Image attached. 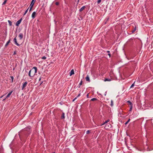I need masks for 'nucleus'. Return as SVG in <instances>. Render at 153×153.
I'll return each instance as SVG.
<instances>
[{"mask_svg": "<svg viewBox=\"0 0 153 153\" xmlns=\"http://www.w3.org/2000/svg\"><path fill=\"white\" fill-rule=\"evenodd\" d=\"M59 2H56V3H55V4H56V5H59Z\"/></svg>", "mask_w": 153, "mask_h": 153, "instance_id": "obj_33", "label": "nucleus"}, {"mask_svg": "<svg viewBox=\"0 0 153 153\" xmlns=\"http://www.w3.org/2000/svg\"><path fill=\"white\" fill-rule=\"evenodd\" d=\"M127 102L130 105H132V103L130 101H127Z\"/></svg>", "mask_w": 153, "mask_h": 153, "instance_id": "obj_21", "label": "nucleus"}, {"mask_svg": "<svg viewBox=\"0 0 153 153\" xmlns=\"http://www.w3.org/2000/svg\"><path fill=\"white\" fill-rule=\"evenodd\" d=\"M29 7L26 10V11H25V13H24V14H23V16H25L26 14V13H27V11H28V9H29Z\"/></svg>", "mask_w": 153, "mask_h": 153, "instance_id": "obj_19", "label": "nucleus"}, {"mask_svg": "<svg viewBox=\"0 0 153 153\" xmlns=\"http://www.w3.org/2000/svg\"><path fill=\"white\" fill-rule=\"evenodd\" d=\"M41 77H40L39 78V81H40V80H41Z\"/></svg>", "mask_w": 153, "mask_h": 153, "instance_id": "obj_41", "label": "nucleus"}, {"mask_svg": "<svg viewBox=\"0 0 153 153\" xmlns=\"http://www.w3.org/2000/svg\"><path fill=\"white\" fill-rule=\"evenodd\" d=\"M13 91H10V93H8V94L7 95L6 98L3 100H5L6 98L9 97H10V95L12 94V93L13 92Z\"/></svg>", "mask_w": 153, "mask_h": 153, "instance_id": "obj_6", "label": "nucleus"}, {"mask_svg": "<svg viewBox=\"0 0 153 153\" xmlns=\"http://www.w3.org/2000/svg\"><path fill=\"white\" fill-rule=\"evenodd\" d=\"M108 55L110 57V56L111 54L110 53H108Z\"/></svg>", "mask_w": 153, "mask_h": 153, "instance_id": "obj_42", "label": "nucleus"}, {"mask_svg": "<svg viewBox=\"0 0 153 153\" xmlns=\"http://www.w3.org/2000/svg\"><path fill=\"white\" fill-rule=\"evenodd\" d=\"M19 37L20 40L22 39L23 37V34L22 33H20L19 35Z\"/></svg>", "mask_w": 153, "mask_h": 153, "instance_id": "obj_10", "label": "nucleus"}, {"mask_svg": "<svg viewBox=\"0 0 153 153\" xmlns=\"http://www.w3.org/2000/svg\"><path fill=\"white\" fill-rule=\"evenodd\" d=\"M36 12H33L32 14V17L33 19H34L36 17Z\"/></svg>", "mask_w": 153, "mask_h": 153, "instance_id": "obj_8", "label": "nucleus"}, {"mask_svg": "<svg viewBox=\"0 0 153 153\" xmlns=\"http://www.w3.org/2000/svg\"><path fill=\"white\" fill-rule=\"evenodd\" d=\"M65 117V114L64 113H63L62 114V116L61 117V119H64Z\"/></svg>", "mask_w": 153, "mask_h": 153, "instance_id": "obj_16", "label": "nucleus"}, {"mask_svg": "<svg viewBox=\"0 0 153 153\" xmlns=\"http://www.w3.org/2000/svg\"><path fill=\"white\" fill-rule=\"evenodd\" d=\"M105 124V122L103 124H102L101 125H104Z\"/></svg>", "mask_w": 153, "mask_h": 153, "instance_id": "obj_39", "label": "nucleus"}, {"mask_svg": "<svg viewBox=\"0 0 153 153\" xmlns=\"http://www.w3.org/2000/svg\"><path fill=\"white\" fill-rule=\"evenodd\" d=\"M78 0V1H79V0Z\"/></svg>", "mask_w": 153, "mask_h": 153, "instance_id": "obj_46", "label": "nucleus"}, {"mask_svg": "<svg viewBox=\"0 0 153 153\" xmlns=\"http://www.w3.org/2000/svg\"><path fill=\"white\" fill-rule=\"evenodd\" d=\"M55 153V152H53V153Z\"/></svg>", "mask_w": 153, "mask_h": 153, "instance_id": "obj_45", "label": "nucleus"}, {"mask_svg": "<svg viewBox=\"0 0 153 153\" xmlns=\"http://www.w3.org/2000/svg\"><path fill=\"white\" fill-rule=\"evenodd\" d=\"M80 93L79 94H78V95L77 96V97H77V98L78 97H79V96H80Z\"/></svg>", "mask_w": 153, "mask_h": 153, "instance_id": "obj_38", "label": "nucleus"}, {"mask_svg": "<svg viewBox=\"0 0 153 153\" xmlns=\"http://www.w3.org/2000/svg\"><path fill=\"white\" fill-rule=\"evenodd\" d=\"M4 96V95H3L1 97V98H2V97H3Z\"/></svg>", "mask_w": 153, "mask_h": 153, "instance_id": "obj_43", "label": "nucleus"}, {"mask_svg": "<svg viewBox=\"0 0 153 153\" xmlns=\"http://www.w3.org/2000/svg\"><path fill=\"white\" fill-rule=\"evenodd\" d=\"M22 19L21 18L19 20L17 21V22L16 23V26H19V25L20 24Z\"/></svg>", "mask_w": 153, "mask_h": 153, "instance_id": "obj_5", "label": "nucleus"}, {"mask_svg": "<svg viewBox=\"0 0 153 153\" xmlns=\"http://www.w3.org/2000/svg\"><path fill=\"white\" fill-rule=\"evenodd\" d=\"M97 100H98V99L97 98H93L92 99H91L90 101H94Z\"/></svg>", "mask_w": 153, "mask_h": 153, "instance_id": "obj_18", "label": "nucleus"}, {"mask_svg": "<svg viewBox=\"0 0 153 153\" xmlns=\"http://www.w3.org/2000/svg\"><path fill=\"white\" fill-rule=\"evenodd\" d=\"M101 0H98L97 1V3L98 4H99L101 2Z\"/></svg>", "mask_w": 153, "mask_h": 153, "instance_id": "obj_25", "label": "nucleus"}, {"mask_svg": "<svg viewBox=\"0 0 153 153\" xmlns=\"http://www.w3.org/2000/svg\"><path fill=\"white\" fill-rule=\"evenodd\" d=\"M30 10H29V11L30 12L31 10L33 7L30 6Z\"/></svg>", "mask_w": 153, "mask_h": 153, "instance_id": "obj_28", "label": "nucleus"}, {"mask_svg": "<svg viewBox=\"0 0 153 153\" xmlns=\"http://www.w3.org/2000/svg\"><path fill=\"white\" fill-rule=\"evenodd\" d=\"M86 8V6H83L79 10V11L80 12H81L83 10H84Z\"/></svg>", "mask_w": 153, "mask_h": 153, "instance_id": "obj_12", "label": "nucleus"}, {"mask_svg": "<svg viewBox=\"0 0 153 153\" xmlns=\"http://www.w3.org/2000/svg\"><path fill=\"white\" fill-rule=\"evenodd\" d=\"M129 107L130 108L129 111H131L132 110V105H129Z\"/></svg>", "mask_w": 153, "mask_h": 153, "instance_id": "obj_20", "label": "nucleus"}, {"mask_svg": "<svg viewBox=\"0 0 153 153\" xmlns=\"http://www.w3.org/2000/svg\"><path fill=\"white\" fill-rule=\"evenodd\" d=\"M16 51H14L13 55H16Z\"/></svg>", "mask_w": 153, "mask_h": 153, "instance_id": "obj_34", "label": "nucleus"}, {"mask_svg": "<svg viewBox=\"0 0 153 153\" xmlns=\"http://www.w3.org/2000/svg\"><path fill=\"white\" fill-rule=\"evenodd\" d=\"M134 82L131 85V87H130V88H132V87H133L134 86Z\"/></svg>", "mask_w": 153, "mask_h": 153, "instance_id": "obj_27", "label": "nucleus"}, {"mask_svg": "<svg viewBox=\"0 0 153 153\" xmlns=\"http://www.w3.org/2000/svg\"><path fill=\"white\" fill-rule=\"evenodd\" d=\"M104 81L105 82L106 81H111V79H108V78H105Z\"/></svg>", "mask_w": 153, "mask_h": 153, "instance_id": "obj_14", "label": "nucleus"}, {"mask_svg": "<svg viewBox=\"0 0 153 153\" xmlns=\"http://www.w3.org/2000/svg\"><path fill=\"white\" fill-rule=\"evenodd\" d=\"M130 119H128V121L127 122H126L125 123V125H126V124H127V123H128L130 121Z\"/></svg>", "mask_w": 153, "mask_h": 153, "instance_id": "obj_29", "label": "nucleus"}, {"mask_svg": "<svg viewBox=\"0 0 153 153\" xmlns=\"http://www.w3.org/2000/svg\"><path fill=\"white\" fill-rule=\"evenodd\" d=\"M8 22L9 23V25L10 26H11L12 25V22L10 20H8Z\"/></svg>", "mask_w": 153, "mask_h": 153, "instance_id": "obj_17", "label": "nucleus"}, {"mask_svg": "<svg viewBox=\"0 0 153 153\" xmlns=\"http://www.w3.org/2000/svg\"><path fill=\"white\" fill-rule=\"evenodd\" d=\"M74 74V70L73 69H72L70 73V76H71L72 75Z\"/></svg>", "mask_w": 153, "mask_h": 153, "instance_id": "obj_11", "label": "nucleus"}, {"mask_svg": "<svg viewBox=\"0 0 153 153\" xmlns=\"http://www.w3.org/2000/svg\"><path fill=\"white\" fill-rule=\"evenodd\" d=\"M82 81H81L79 84V86H80L82 85ZM79 88L80 87V86H79Z\"/></svg>", "mask_w": 153, "mask_h": 153, "instance_id": "obj_26", "label": "nucleus"}, {"mask_svg": "<svg viewBox=\"0 0 153 153\" xmlns=\"http://www.w3.org/2000/svg\"><path fill=\"white\" fill-rule=\"evenodd\" d=\"M42 83H43V82H42L41 83H40V85H41V84H42Z\"/></svg>", "mask_w": 153, "mask_h": 153, "instance_id": "obj_44", "label": "nucleus"}, {"mask_svg": "<svg viewBox=\"0 0 153 153\" xmlns=\"http://www.w3.org/2000/svg\"><path fill=\"white\" fill-rule=\"evenodd\" d=\"M27 82H25L23 83L22 87V90H23L26 87L27 84Z\"/></svg>", "mask_w": 153, "mask_h": 153, "instance_id": "obj_4", "label": "nucleus"}, {"mask_svg": "<svg viewBox=\"0 0 153 153\" xmlns=\"http://www.w3.org/2000/svg\"><path fill=\"white\" fill-rule=\"evenodd\" d=\"M31 127L30 126H28L23 129L24 131H27L28 134H29L30 133V129Z\"/></svg>", "mask_w": 153, "mask_h": 153, "instance_id": "obj_2", "label": "nucleus"}, {"mask_svg": "<svg viewBox=\"0 0 153 153\" xmlns=\"http://www.w3.org/2000/svg\"><path fill=\"white\" fill-rule=\"evenodd\" d=\"M110 105H111V106H112L113 105V102L112 100H111V103Z\"/></svg>", "mask_w": 153, "mask_h": 153, "instance_id": "obj_31", "label": "nucleus"}, {"mask_svg": "<svg viewBox=\"0 0 153 153\" xmlns=\"http://www.w3.org/2000/svg\"><path fill=\"white\" fill-rule=\"evenodd\" d=\"M86 97H87V98H89V94L88 93L87 94Z\"/></svg>", "mask_w": 153, "mask_h": 153, "instance_id": "obj_36", "label": "nucleus"}, {"mask_svg": "<svg viewBox=\"0 0 153 153\" xmlns=\"http://www.w3.org/2000/svg\"><path fill=\"white\" fill-rule=\"evenodd\" d=\"M136 30V27H135V28H134V30L132 31H131L132 33H134L135 31Z\"/></svg>", "mask_w": 153, "mask_h": 153, "instance_id": "obj_23", "label": "nucleus"}, {"mask_svg": "<svg viewBox=\"0 0 153 153\" xmlns=\"http://www.w3.org/2000/svg\"><path fill=\"white\" fill-rule=\"evenodd\" d=\"M10 77L11 79V82L12 83L13 82V80L14 79L13 77L12 76H10Z\"/></svg>", "mask_w": 153, "mask_h": 153, "instance_id": "obj_22", "label": "nucleus"}, {"mask_svg": "<svg viewBox=\"0 0 153 153\" xmlns=\"http://www.w3.org/2000/svg\"><path fill=\"white\" fill-rule=\"evenodd\" d=\"M13 41L15 43V44L16 45H17L19 46L20 45H19L17 42L16 39V37H15L14 39H13Z\"/></svg>", "mask_w": 153, "mask_h": 153, "instance_id": "obj_7", "label": "nucleus"}, {"mask_svg": "<svg viewBox=\"0 0 153 153\" xmlns=\"http://www.w3.org/2000/svg\"><path fill=\"white\" fill-rule=\"evenodd\" d=\"M10 39L8 40V41L5 44V47H7V46H8V45L9 44V43H10Z\"/></svg>", "mask_w": 153, "mask_h": 153, "instance_id": "obj_15", "label": "nucleus"}, {"mask_svg": "<svg viewBox=\"0 0 153 153\" xmlns=\"http://www.w3.org/2000/svg\"><path fill=\"white\" fill-rule=\"evenodd\" d=\"M7 1V0H5V1H4L3 3H2V5L5 4H6V3Z\"/></svg>", "mask_w": 153, "mask_h": 153, "instance_id": "obj_24", "label": "nucleus"}, {"mask_svg": "<svg viewBox=\"0 0 153 153\" xmlns=\"http://www.w3.org/2000/svg\"><path fill=\"white\" fill-rule=\"evenodd\" d=\"M110 121V120H107L105 122V123H107L108 122H109Z\"/></svg>", "mask_w": 153, "mask_h": 153, "instance_id": "obj_35", "label": "nucleus"}, {"mask_svg": "<svg viewBox=\"0 0 153 153\" xmlns=\"http://www.w3.org/2000/svg\"><path fill=\"white\" fill-rule=\"evenodd\" d=\"M111 127V125L110 123H107L105 125V128L106 129H108Z\"/></svg>", "mask_w": 153, "mask_h": 153, "instance_id": "obj_3", "label": "nucleus"}, {"mask_svg": "<svg viewBox=\"0 0 153 153\" xmlns=\"http://www.w3.org/2000/svg\"><path fill=\"white\" fill-rule=\"evenodd\" d=\"M35 0H32L30 3V6L33 7V6L34 4Z\"/></svg>", "mask_w": 153, "mask_h": 153, "instance_id": "obj_9", "label": "nucleus"}, {"mask_svg": "<svg viewBox=\"0 0 153 153\" xmlns=\"http://www.w3.org/2000/svg\"><path fill=\"white\" fill-rule=\"evenodd\" d=\"M86 80L87 81H88L89 82H90V80L89 79V77L88 75H87L86 78H85Z\"/></svg>", "mask_w": 153, "mask_h": 153, "instance_id": "obj_13", "label": "nucleus"}, {"mask_svg": "<svg viewBox=\"0 0 153 153\" xmlns=\"http://www.w3.org/2000/svg\"><path fill=\"white\" fill-rule=\"evenodd\" d=\"M46 59V57L45 56H43L42 57V59Z\"/></svg>", "mask_w": 153, "mask_h": 153, "instance_id": "obj_30", "label": "nucleus"}, {"mask_svg": "<svg viewBox=\"0 0 153 153\" xmlns=\"http://www.w3.org/2000/svg\"><path fill=\"white\" fill-rule=\"evenodd\" d=\"M107 53H110V51H107Z\"/></svg>", "mask_w": 153, "mask_h": 153, "instance_id": "obj_40", "label": "nucleus"}, {"mask_svg": "<svg viewBox=\"0 0 153 153\" xmlns=\"http://www.w3.org/2000/svg\"><path fill=\"white\" fill-rule=\"evenodd\" d=\"M37 69L36 67H34L29 72L28 75L30 77H33L37 72Z\"/></svg>", "mask_w": 153, "mask_h": 153, "instance_id": "obj_1", "label": "nucleus"}, {"mask_svg": "<svg viewBox=\"0 0 153 153\" xmlns=\"http://www.w3.org/2000/svg\"><path fill=\"white\" fill-rule=\"evenodd\" d=\"M90 133V131L89 130H88L86 131V134H88Z\"/></svg>", "mask_w": 153, "mask_h": 153, "instance_id": "obj_32", "label": "nucleus"}, {"mask_svg": "<svg viewBox=\"0 0 153 153\" xmlns=\"http://www.w3.org/2000/svg\"><path fill=\"white\" fill-rule=\"evenodd\" d=\"M77 98V97H75L73 100V101L74 102V100H76V99Z\"/></svg>", "mask_w": 153, "mask_h": 153, "instance_id": "obj_37", "label": "nucleus"}]
</instances>
